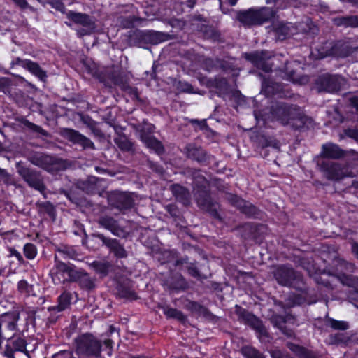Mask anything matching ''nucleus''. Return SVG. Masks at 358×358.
I'll list each match as a JSON object with an SVG mask.
<instances>
[{"label":"nucleus","mask_w":358,"mask_h":358,"mask_svg":"<svg viewBox=\"0 0 358 358\" xmlns=\"http://www.w3.org/2000/svg\"><path fill=\"white\" fill-rule=\"evenodd\" d=\"M271 116L273 120L294 129L301 128L307 121V117L296 106H288L282 103L273 107Z\"/></svg>","instance_id":"nucleus-1"},{"label":"nucleus","mask_w":358,"mask_h":358,"mask_svg":"<svg viewBox=\"0 0 358 358\" xmlns=\"http://www.w3.org/2000/svg\"><path fill=\"white\" fill-rule=\"evenodd\" d=\"M273 16V10L267 7L250 8L238 15V20L245 26L259 25Z\"/></svg>","instance_id":"nucleus-2"},{"label":"nucleus","mask_w":358,"mask_h":358,"mask_svg":"<svg viewBox=\"0 0 358 358\" xmlns=\"http://www.w3.org/2000/svg\"><path fill=\"white\" fill-rule=\"evenodd\" d=\"M76 352L78 355L86 357H98L101 350V345L93 335L85 334L76 339Z\"/></svg>","instance_id":"nucleus-3"},{"label":"nucleus","mask_w":358,"mask_h":358,"mask_svg":"<svg viewBox=\"0 0 358 358\" xmlns=\"http://www.w3.org/2000/svg\"><path fill=\"white\" fill-rule=\"evenodd\" d=\"M353 52V49L348 43L337 42L336 43H327L322 50H318V53L312 52L313 57L322 59L328 56H332L336 58H344Z\"/></svg>","instance_id":"nucleus-4"},{"label":"nucleus","mask_w":358,"mask_h":358,"mask_svg":"<svg viewBox=\"0 0 358 358\" xmlns=\"http://www.w3.org/2000/svg\"><path fill=\"white\" fill-rule=\"evenodd\" d=\"M57 271L52 276L55 284L65 283L67 281H79L84 271L72 265L59 262L56 264Z\"/></svg>","instance_id":"nucleus-5"},{"label":"nucleus","mask_w":358,"mask_h":358,"mask_svg":"<svg viewBox=\"0 0 358 358\" xmlns=\"http://www.w3.org/2000/svg\"><path fill=\"white\" fill-rule=\"evenodd\" d=\"M274 275L278 282L284 286L299 288V285L302 283L301 275L285 266H279Z\"/></svg>","instance_id":"nucleus-6"},{"label":"nucleus","mask_w":358,"mask_h":358,"mask_svg":"<svg viewBox=\"0 0 358 358\" xmlns=\"http://www.w3.org/2000/svg\"><path fill=\"white\" fill-rule=\"evenodd\" d=\"M17 173L31 187L43 193L45 187L41 176L35 171L23 166L20 163L17 164Z\"/></svg>","instance_id":"nucleus-7"},{"label":"nucleus","mask_w":358,"mask_h":358,"mask_svg":"<svg viewBox=\"0 0 358 358\" xmlns=\"http://www.w3.org/2000/svg\"><path fill=\"white\" fill-rule=\"evenodd\" d=\"M345 84L344 78L337 75L325 74L321 76L317 81L319 91L330 93L338 92Z\"/></svg>","instance_id":"nucleus-8"},{"label":"nucleus","mask_w":358,"mask_h":358,"mask_svg":"<svg viewBox=\"0 0 358 358\" xmlns=\"http://www.w3.org/2000/svg\"><path fill=\"white\" fill-rule=\"evenodd\" d=\"M68 16L73 22L82 26L81 29L77 30L79 36L90 34L94 31V22L89 15L71 11L68 13Z\"/></svg>","instance_id":"nucleus-9"},{"label":"nucleus","mask_w":358,"mask_h":358,"mask_svg":"<svg viewBox=\"0 0 358 358\" xmlns=\"http://www.w3.org/2000/svg\"><path fill=\"white\" fill-rule=\"evenodd\" d=\"M64 136L75 144H78L83 148H93L94 143L87 137L73 129H66Z\"/></svg>","instance_id":"nucleus-10"},{"label":"nucleus","mask_w":358,"mask_h":358,"mask_svg":"<svg viewBox=\"0 0 358 358\" xmlns=\"http://www.w3.org/2000/svg\"><path fill=\"white\" fill-rule=\"evenodd\" d=\"M99 238L101 240L103 243L115 254L116 257L120 258L126 257L127 252L125 250L116 239L106 238L103 235H99Z\"/></svg>","instance_id":"nucleus-11"},{"label":"nucleus","mask_w":358,"mask_h":358,"mask_svg":"<svg viewBox=\"0 0 358 358\" xmlns=\"http://www.w3.org/2000/svg\"><path fill=\"white\" fill-rule=\"evenodd\" d=\"M99 224L101 227L105 228L106 229L109 230L115 236H124L125 231L124 229L120 227L117 222L112 217H101L99 220Z\"/></svg>","instance_id":"nucleus-12"},{"label":"nucleus","mask_w":358,"mask_h":358,"mask_svg":"<svg viewBox=\"0 0 358 358\" xmlns=\"http://www.w3.org/2000/svg\"><path fill=\"white\" fill-rule=\"evenodd\" d=\"M246 59L250 61L255 66L263 69L265 71H269L271 68L265 64L264 59L266 57L264 52H255L250 54H245Z\"/></svg>","instance_id":"nucleus-13"},{"label":"nucleus","mask_w":358,"mask_h":358,"mask_svg":"<svg viewBox=\"0 0 358 358\" xmlns=\"http://www.w3.org/2000/svg\"><path fill=\"white\" fill-rule=\"evenodd\" d=\"M322 155L326 158L338 159L343 155V150L336 144L323 145Z\"/></svg>","instance_id":"nucleus-14"},{"label":"nucleus","mask_w":358,"mask_h":358,"mask_svg":"<svg viewBox=\"0 0 358 358\" xmlns=\"http://www.w3.org/2000/svg\"><path fill=\"white\" fill-rule=\"evenodd\" d=\"M31 162L43 169H48V165L52 162L51 157L43 153H35L30 157Z\"/></svg>","instance_id":"nucleus-15"},{"label":"nucleus","mask_w":358,"mask_h":358,"mask_svg":"<svg viewBox=\"0 0 358 358\" xmlns=\"http://www.w3.org/2000/svg\"><path fill=\"white\" fill-rule=\"evenodd\" d=\"M141 141L145 145L155 150L157 153L160 154L163 151V147L159 141L150 135H141Z\"/></svg>","instance_id":"nucleus-16"},{"label":"nucleus","mask_w":358,"mask_h":358,"mask_svg":"<svg viewBox=\"0 0 358 358\" xmlns=\"http://www.w3.org/2000/svg\"><path fill=\"white\" fill-rule=\"evenodd\" d=\"M323 169L327 171L328 178L331 180H339L345 176L341 166L338 164L331 163L329 166H323Z\"/></svg>","instance_id":"nucleus-17"},{"label":"nucleus","mask_w":358,"mask_h":358,"mask_svg":"<svg viewBox=\"0 0 358 358\" xmlns=\"http://www.w3.org/2000/svg\"><path fill=\"white\" fill-rule=\"evenodd\" d=\"M71 296L68 292L62 293L58 299V305L51 308L52 310H56L58 312L63 311L66 309L70 305Z\"/></svg>","instance_id":"nucleus-18"},{"label":"nucleus","mask_w":358,"mask_h":358,"mask_svg":"<svg viewBox=\"0 0 358 358\" xmlns=\"http://www.w3.org/2000/svg\"><path fill=\"white\" fill-rule=\"evenodd\" d=\"M288 348L299 358H315L309 350L294 343H288Z\"/></svg>","instance_id":"nucleus-19"},{"label":"nucleus","mask_w":358,"mask_h":358,"mask_svg":"<svg viewBox=\"0 0 358 358\" xmlns=\"http://www.w3.org/2000/svg\"><path fill=\"white\" fill-rule=\"evenodd\" d=\"M275 31L279 40H283L289 34V24L282 22L274 25Z\"/></svg>","instance_id":"nucleus-20"},{"label":"nucleus","mask_w":358,"mask_h":358,"mask_svg":"<svg viewBox=\"0 0 358 358\" xmlns=\"http://www.w3.org/2000/svg\"><path fill=\"white\" fill-rule=\"evenodd\" d=\"M27 68L33 74L38 77L41 80H43L46 77V73L41 67L35 62L28 61L26 63Z\"/></svg>","instance_id":"nucleus-21"},{"label":"nucleus","mask_w":358,"mask_h":358,"mask_svg":"<svg viewBox=\"0 0 358 358\" xmlns=\"http://www.w3.org/2000/svg\"><path fill=\"white\" fill-rule=\"evenodd\" d=\"M242 353L246 358H264L259 352L250 346L243 348Z\"/></svg>","instance_id":"nucleus-22"},{"label":"nucleus","mask_w":358,"mask_h":358,"mask_svg":"<svg viewBox=\"0 0 358 358\" xmlns=\"http://www.w3.org/2000/svg\"><path fill=\"white\" fill-rule=\"evenodd\" d=\"M164 313L168 317L176 318L180 321L185 320L184 315L175 308L166 307L164 309Z\"/></svg>","instance_id":"nucleus-23"},{"label":"nucleus","mask_w":358,"mask_h":358,"mask_svg":"<svg viewBox=\"0 0 358 358\" xmlns=\"http://www.w3.org/2000/svg\"><path fill=\"white\" fill-rule=\"evenodd\" d=\"M24 254L29 259H33L37 255V250L36 246L32 243H26L24 245Z\"/></svg>","instance_id":"nucleus-24"},{"label":"nucleus","mask_w":358,"mask_h":358,"mask_svg":"<svg viewBox=\"0 0 358 358\" xmlns=\"http://www.w3.org/2000/svg\"><path fill=\"white\" fill-rule=\"evenodd\" d=\"M338 24L351 27H358V16H349L343 17L339 20V22H338Z\"/></svg>","instance_id":"nucleus-25"},{"label":"nucleus","mask_w":358,"mask_h":358,"mask_svg":"<svg viewBox=\"0 0 358 358\" xmlns=\"http://www.w3.org/2000/svg\"><path fill=\"white\" fill-rule=\"evenodd\" d=\"M80 285L87 289H92L94 287V282L90 278V276L86 273H83L82 275V278L78 281Z\"/></svg>","instance_id":"nucleus-26"},{"label":"nucleus","mask_w":358,"mask_h":358,"mask_svg":"<svg viewBox=\"0 0 358 358\" xmlns=\"http://www.w3.org/2000/svg\"><path fill=\"white\" fill-rule=\"evenodd\" d=\"M172 192L177 198H180V197L186 198V195H187L186 189L183 187H182L179 185H173L172 186Z\"/></svg>","instance_id":"nucleus-27"},{"label":"nucleus","mask_w":358,"mask_h":358,"mask_svg":"<svg viewBox=\"0 0 358 358\" xmlns=\"http://www.w3.org/2000/svg\"><path fill=\"white\" fill-rule=\"evenodd\" d=\"M330 326L335 329H346L348 328V323L343 321H338L333 319L329 320Z\"/></svg>","instance_id":"nucleus-28"},{"label":"nucleus","mask_w":358,"mask_h":358,"mask_svg":"<svg viewBox=\"0 0 358 358\" xmlns=\"http://www.w3.org/2000/svg\"><path fill=\"white\" fill-rule=\"evenodd\" d=\"M238 207L241 208L245 213H246L249 215H252L255 210V208L254 206H251L250 204L246 203L243 201H240V203L238 204Z\"/></svg>","instance_id":"nucleus-29"},{"label":"nucleus","mask_w":358,"mask_h":358,"mask_svg":"<svg viewBox=\"0 0 358 358\" xmlns=\"http://www.w3.org/2000/svg\"><path fill=\"white\" fill-rule=\"evenodd\" d=\"M17 287L21 293L24 294H29L32 289L31 286L24 280L19 281Z\"/></svg>","instance_id":"nucleus-30"},{"label":"nucleus","mask_w":358,"mask_h":358,"mask_svg":"<svg viewBox=\"0 0 358 358\" xmlns=\"http://www.w3.org/2000/svg\"><path fill=\"white\" fill-rule=\"evenodd\" d=\"M248 320L251 322V324L252 327L259 331L260 333L263 334L264 329L261 322L254 315H249Z\"/></svg>","instance_id":"nucleus-31"},{"label":"nucleus","mask_w":358,"mask_h":358,"mask_svg":"<svg viewBox=\"0 0 358 358\" xmlns=\"http://www.w3.org/2000/svg\"><path fill=\"white\" fill-rule=\"evenodd\" d=\"M286 79L291 80L294 83H304L308 81L307 77L302 78L301 80H297L294 77L293 71H290V72L287 73Z\"/></svg>","instance_id":"nucleus-32"},{"label":"nucleus","mask_w":358,"mask_h":358,"mask_svg":"<svg viewBox=\"0 0 358 358\" xmlns=\"http://www.w3.org/2000/svg\"><path fill=\"white\" fill-rule=\"evenodd\" d=\"M345 134L349 137L355 139L358 141V129H348L345 131Z\"/></svg>","instance_id":"nucleus-33"},{"label":"nucleus","mask_w":358,"mask_h":358,"mask_svg":"<svg viewBox=\"0 0 358 358\" xmlns=\"http://www.w3.org/2000/svg\"><path fill=\"white\" fill-rule=\"evenodd\" d=\"M103 345L106 348L107 350V355L108 356H111L112 355V345H113V341L110 339H107L104 341Z\"/></svg>","instance_id":"nucleus-34"},{"label":"nucleus","mask_w":358,"mask_h":358,"mask_svg":"<svg viewBox=\"0 0 358 358\" xmlns=\"http://www.w3.org/2000/svg\"><path fill=\"white\" fill-rule=\"evenodd\" d=\"M355 280H352L350 276L344 275L341 279V282L343 284H345L348 286H353L355 285Z\"/></svg>","instance_id":"nucleus-35"},{"label":"nucleus","mask_w":358,"mask_h":358,"mask_svg":"<svg viewBox=\"0 0 358 358\" xmlns=\"http://www.w3.org/2000/svg\"><path fill=\"white\" fill-rule=\"evenodd\" d=\"M10 255L12 257H15L18 261L22 262L23 260V257L21 255L20 252L15 249H10Z\"/></svg>","instance_id":"nucleus-36"},{"label":"nucleus","mask_w":358,"mask_h":358,"mask_svg":"<svg viewBox=\"0 0 358 358\" xmlns=\"http://www.w3.org/2000/svg\"><path fill=\"white\" fill-rule=\"evenodd\" d=\"M182 85L184 87H182V90L184 92H189V93H192L193 92L192 87L189 84H188L187 83H185L184 84H182Z\"/></svg>","instance_id":"nucleus-37"},{"label":"nucleus","mask_w":358,"mask_h":358,"mask_svg":"<svg viewBox=\"0 0 358 358\" xmlns=\"http://www.w3.org/2000/svg\"><path fill=\"white\" fill-rule=\"evenodd\" d=\"M255 116L258 124L260 123V121H262L263 124H265L266 122V119L262 117L260 114L257 113V112L255 113Z\"/></svg>","instance_id":"nucleus-38"},{"label":"nucleus","mask_w":358,"mask_h":358,"mask_svg":"<svg viewBox=\"0 0 358 358\" xmlns=\"http://www.w3.org/2000/svg\"><path fill=\"white\" fill-rule=\"evenodd\" d=\"M16 328V320L15 319L13 321L9 322L8 324V329L10 331H14Z\"/></svg>","instance_id":"nucleus-39"},{"label":"nucleus","mask_w":358,"mask_h":358,"mask_svg":"<svg viewBox=\"0 0 358 358\" xmlns=\"http://www.w3.org/2000/svg\"><path fill=\"white\" fill-rule=\"evenodd\" d=\"M188 272L190 275L194 277H196L199 275L198 271L194 267H189L188 268Z\"/></svg>","instance_id":"nucleus-40"},{"label":"nucleus","mask_w":358,"mask_h":358,"mask_svg":"<svg viewBox=\"0 0 358 358\" xmlns=\"http://www.w3.org/2000/svg\"><path fill=\"white\" fill-rule=\"evenodd\" d=\"M17 5H19L20 7H26L27 2L25 0H13Z\"/></svg>","instance_id":"nucleus-41"},{"label":"nucleus","mask_w":358,"mask_h":358,"mask_svg":"<svg viewBox=\"0 0 358 358\" xmlns=\"http://www.w3.org/2000/svg\"><path fill=\"white\" fill-rule=\"evenodd\" d=\"M352 252L358 258V244L357 243H353L352 246Z\"/></svg>","instance_id":"nucleus-42"},{"label":"nucleus","mask_w":358,"mask_h":358,"mask_svg":"<svg viewBox=\"0 0 358 358\" xmlns=\"http://www.w3.org/2000/svg\"><path fill=\"white\" fill-rule=\"evenodd\" d=\"M126 200H127V203H125L124 207L125 208H130V207H131L133 206L132 200L130 198H129V197H127Z\"/></svg>","instance_id":"nucleus-43"},{"label":"nucleus","mask_w":358,"mask_h":358,"mask_svg":"<svg viewBox=\"0 0 358 358\" xmlns=\"http://www.w3.org/2000/svg\"><path fill=\"white\" fill-rule=\"evenodd\" d=\"M123 296L129 298V299H134L135 294L132 292H129L127 294H125L124 295H123Z\"/></svg>","instance_id":"nucleus-44"},{"label":"nucleus","mask_w":358,"mask_h":358,"mask_svg":"<svg viewBox=\"0 0 358 358\" xmlns=\"http://www.w3.org/2000/svg\"><path fill=\"white\" fill-rule=\"evenodd\" d=\"M100 266V272L102 273H106V266L104 264H99Z\"/></svg>","instance_id":"nucleus-45"},{"label":"nucleus","mask_w":358,"mask_h":358,"mask_svg":"<svg viewBox=\"0 0 358 358\" xmlns=\"http://www.w3.org/2000/svg\"><path fill=\"white\" fill-rule=\"evenodd\" d=\"M231 6H234L236 3L237 0H228Z\"/></svg>","instance_id":"nucleus-46"},{"label":"nucleus","mask_w":358,"mask_h":358,"mask_svg":"<svg viewBox=\"0 0 358 358\" xmlns=\"http://www.w3.org/2000/svg\"><path fill=\"white\" fill-rule=\"evenodd\" d=\"M130 145L128 143L127 145H125L124 146L122 147V149H126V150H128L130 148Z\"/></svg>","instance_id":"nucleus-47"},{"label":"nucleus","mask_w":358,"mask_h":358,"mask_svg":"<svg viewBox=\"0 0 358 358\" xmlns=\"http://www.w3.org/2000/svg\"><path fill=\"white\" fill-rule=\"evenodd\" d=\"M275 0H266V3H273L274 2Z\"/></svg>","instance_id":"nucleus-48"},{"label":"nucleus","mask_w":358,"mask_h":358,"mask_svg":"<svg viewBox=\"0 0 358 358\" xmlns=\"http://www.w3.org/2000/svg\"><path fill=\"white\" fill-rule=\"evenodd\" d=\"M198 203H199V205H201V206L203 205L199 200L198 201Z\"/></svg>","instance_id":"nucleus-49"},{"label":"nucleus","mask_w":358,"mask_h":358,"mask_svg":"<svg viewBox=\"0 0 358 358\" xmlns=\"http://www.w3.org/2000/svg\"><path fill=\"white\" fill-rule=\"evenodd\" d=\"M306 269L308 270V273H311L310 270L308 268H306Z\"/></svg>","instance_id":"nucleus-50"},{"label":"nucleus","mask_w":358,"mask_h":358,"mask_svg":"<svg viewBox=\"0 0 358 358\" xmlns=\"http://www.w3.org/2000/svg\"><path fill=\"white\" fill-rule=\"evenodd\" d=\"M2 273H3V270H0V275H1Z\"/></svg>","instance_id":"nucleus-51"},{"label":"nucleus","mask_w":358,"mask_h":358,"mask_svg":"<svg viewBox=\"0 0 358 358\" xmlns=\"http://www.w3.org/2000/svg\"><path fill=\"white\" fill-rule=\"evenodd\" d=\"M134 358H145V357H134Z\"/></svg>","instance_id":"nucleus-52"}]
</instances>
